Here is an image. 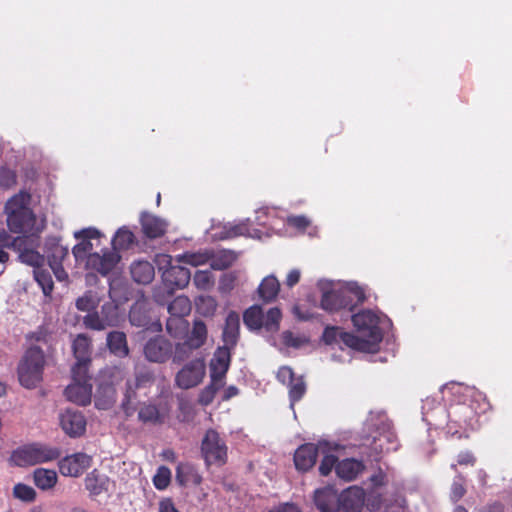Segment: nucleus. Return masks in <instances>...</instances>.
Returning a JSON list of instances; mask_svg holds the SVG:
<instances>
[{
  "mask_svg": "<svg viewBox=\"0 0 512 512\" xmlns=\"http://www.w3.org/2000/svg\"><path fill=\"white\" fill-rule=\"evenodd\" d=\"M356 334L345 335L347 347L366 353H374L383 338L382 326L388 320L386 317L373 310H362L352 316Z\"/></svg>",
  "mask_w": 512,
  "mask_h": 512,
  "instance_id": "f257e3e1",
  "label": "nucleus"
},
{
  "mask_svg": "<svg viewBox=\"0 0 512 512\" xmlns=\"http://www.w3.org/2000/svg\"><path fill=\"white\" fill-rule=\"evenodd\" d=\"M317 288L321 293L320 307L334 313L343 309L351 310L365 299L364 290L356 283L345 285L331 280L320 279Z\"/></svg>",
  "mask_w": 512,
  "mask_h": 512,
  "instance_id": "f03ea898",
  "label": "nucleus"
},
{
  "mask_svg": "<svg viewBox=\"0 0 512 512\" xmlns=\"http://www.w3.org/2000/svg\"><path fill=\"white\" fill-rule=\"evenodd\" d=\"M31 195L25 191L12 196L5 205L7 225L13 233L42 232L45 228V219H37L30 208Z\"/></svg>",
  "mask_w": 512,
  "mask_h": 512,
  "instance_id": "7ed1b4c3",
  "label": "nucleus"
},
{
  "mask_svg": "<svg viewBox=\"0 0 512 512\" xmlns=\"http://www.w3.org/2000/svg\"><path fill=\"white\" fill-rule=\"evenodd\" d=\"M45 356L37 346L29 347L19 361L17 374L20 384L27 388H36L43 379Z\"/></svg>",
  "mask_w": 512,
  "mask_h": 512,
  "instance_id": "20e7f679",
  "label": "nucleus"
},
{
  "mask_svg": "<svg viewBox=\"0 0 512 512\" xmlns=\"http://www.w3.org/2000/svg\"><path fill=\"white\" fill-rule=\"evenodd\" d=\"M365 427L372 430L371 434L367 436L372 441L364 443V446L372 445L374 448H383L393 444L396 439L392 431V424L383 411H371L366 419Z\"/></svg>",
  "mask_w": 512,
  "mask_h": 512,
  "instance_id": "39448f33",
  "label": "nucleus"
},
{
  "mask_svg": "<svg viewBox=\"0 0 512 512\" xmlns=\"http://www.w3.org/2000/svg\"><path fill=\"white\" fill-rule=\"evenodd\" d=\"M74 237L79 242L73 247L72 253L77 262L82 263L100 246L102 234L96 228H85L74 232Z\"/></svg>",
  "mask_w": 512,
  "mask_h": 512,
  "instance_id": "423d86ee",
  "label": "nucleus"
},
{
  "mask_svg": "<svg viewBox=\"0 0 512 512\" xmlns=\"http://www.w3.org/2000/svg\"><path fill=\"white\" fill-rule=\"evenodd\" d=\"M206 375V364L201 358L186 363L175 375V385L180 389H191L198 386Z\"/></svg>",
  "mask_w": 512,
  "mask_h": 512,
  "instance_id": "0eeeda50",
  "label": "nucleus"
},
{
  "mask_svg": "<svg viewBox=\"0 0 512 512\" xmlns=\"http://www.w3.org/2000/svg\"><path fill=\"white\" fill-rule=\"evenodd\" d=\"M65 395L69 401L79 405L90 403L92 396V385L88 372H78L72 370V383L65 389Z\"/></svg>",
  "mask_w": 512,
  "mask_h": 512,
  "instance_id": "6e6552de",
  "label": "nucleus"
},
{
  "mask_svg": "<svg viewBox=\"0 0 512 512\" xmlns=\"http://www.w3.org/2000/svg\"><path fill=\"white\" fill-rule=\"evenodd\" d=\"M59 450H13L10 463L19 467L34 466L57 459Z\"/></svg>",
  "mask_w": 512,
  "mask_h": 512,
  "instance_id": "1a4fd4ad",
  "label": "nucleus"
},
{
  "mask_svg": "<svg viewBox=\"0 0 512 512\" xmlns=\"http://www.w3.org/2000/svg\"><path fill=\"white\" fill-rule=\"evenodd\" d=\"M119 260L120 256L116 251L101 249V252L91 254L82 263L86 270L107 275L115 268Z\"/></svg>",
  "mask_w": 512,
  "mask_h": 512,
  "instance_id": "9d476101",
  "label": "nucleus"
},
{
  "mask_svg": "<svg viewBox=\"0 0 512 512\" xmlns=\"http://www.w3.org/2000/svg\"><path fill=\"white\" fill-rule=\"evenodd\" d=\"M92 463V457L84 452H76L59 461V471L63 476L79 477Z\"/></svg>",
  "mask_w": 512,
  "mask_h": 512,
  "instance_id": "9b49d317",
  "label": "nucleus"
},
{
  "mask_svg": "<svg viewBox=\"0 0 512 512\" xmlns=\"http://www.w3.org/2000/svg\"><path fill=\"white\" fill-rule=\"evenodd\" d=\"M365 501V491L359 486H351L338 496L336 512H362Z\"/></svg>",
  "mask_w": 512,
  "mask_h": 512,
  "instance_id": "f8f14e48",
  "label": "nucleus"
},
{
  "mask_svg": "<svg viewBox=\"0 0 512 512\" xmlns=\"http://www.w3.org/2000/svg\"><path fill=\"white\" fill-rule=\"evenodd\" d=\"M172 344L163 337L149 340L144 347V354L150 362L163 363L172 355Z\"/></svg>",
  "mask_w": 512,
  "mask_h": 512,
  "instance_id": "ddd939ff",
  "label": "nucleus"
},
{
  "mask_svg": "<svg viewBox=\"0 0 512 512\" xmlns=\"http://www.w3.org/2000/svg\"><path fill=\"white\" fill-rule=\"evenodd\" d=\"M230 364L228 347L218 348L210 361V379L214 383L224 385V378Z\"/></svg>",
  "mask_w": 512,
  "mask_h": 512,
  "instance_id": "4468645a",
  "label": "nucleus"
},
{
  "mask_svg": "<svg viewBox=\"0 0 512 512\" xmlns=\"http://www.w3.org/2000/svg\"><path fill=\"white\" fill-rule=\"evenodd\" d=\"M60 425L64 432L71 437H77L84 433L86 420L81 412L67 409L60 414Z\"/></svg>",
  "mask_w": 512,
  "mask_h": 512,
  "instance_id": "2eb2a0df",
  "label": "nucleus"
},
{
  "mask_svg": "<svg viewBox=\"0 0 512 512\" xmlns=\"http://www.w3.org/2000/svg\"><path fill=\"white\" fill-rule=\"evenodd\" d=\"M73 352L76 363L72 370L77 374L88 372V364L90 362V340L83 334L78 335L73 341Z\"/></svg>",
  "mask_w": 512,
  "mask_h": 512,
  "instance_id": "dca6fc26",
  "label": "nucleus"
},
{
  "mask_svg": "<svg viewBox=\"0 0 512 512\" xmlns=\"http://www.w3.org/2000/svg\"><path fill=\"white\" fill-rule=\"evenodd\" d=\"M338 496L336 489L326 486L314 492V504L320 512H336Z\"/></svg>",
  "mask_w": 512,
  "mask_h": 512,
  "instance_id": "f3484780",
  "label": "nucleus"
},
{
  "mask_svg": "<svg viewBox=\"0 0 512 512\" xmlns=\"http://www.w3.org/2000/svg\"><path fill=\"white\" fill-rule=\"evenodd\" d=\"M364 470V463L354 458L343 459L335 467L336 475L345 482L354 481Z\"/></svg>",
  "mask_w": 512,
  "mask_h": 512,
  "instance_id": "a211bd4d",
  "label": "nucleus"
},
{
  "mask_svg": "<svg viewBox=\"0 0 512 512\" xmlns=\"http://www.w3.org/2000/svg\"><path fill=\"white\" fill-rule=\"evenodd\" d=\"M190 277V271L179 265L171 267L162 274V280L165 285H170L171 288L175 289L186 287L190 281Z\"/></svg>",
  "mask_w": 512,
  "mask_h": 512,
  "instance_id": "6ab92c4d",
  "label": "nucleus"
},
{
  "mask_svg": "<svg viewBox=\"0 0 512 512\" xmlns=\"http://www.w3.org/2000/svg\"><path fill=\"white\" fill-rule=\"evenodd\" d=\"M249 220L243 221L238 224H225L223 226V231L218 233L214 232L212 233V236L214 238L218 239H226V238H232L240 235H246L253 238H261L259 231L256 229H250L248 227Z\"/></svg>",
  "mask_w": 512,
  "mask_h": 512,
  "instance_id": "aec40b11",
  "label": "nucleus"
},
{
  "mask_svg": "<svg viewBox=\"0 0 512 512\" xmlns=\"http://www.w3.org/2000/svg\"><path fill=\"white\" fill-rule=\"evenodd\" d=\"M169 407L167 404L145 405L139 411V419L146 423L162 424L165 423L169 416Z\"/></svg>",
  "mask_w": 512,
  "mask_h": 512,
  "instance_id": "412c9836",
  "label": "nucleus"
},
{
  "mask_svg": "<svg viewBox=\"0 0 512 512\" xmlns=\"http://www.w3.org/2000/svg\"><path fill=\"white\" fill-rule=\"evenodd\" d=\"M175 479L182 487L199 486L202 483V476L197 469L189 463L178 464Z\"/></svg>",
  "mask_w": 512,
  "mask_h": 512,
  "instance_id": "4be33fe9",
  "label": "nucleus"
},
{
  "mask_svg": "<svg viewBox=\"0 0 512 512\" xmlns=\"http://www.w3.org/2000/svg\"><path fill=\"white\" fill-rule=\"evenodd\" d=\"M24 238H15L12 245L19 251V259L22 263L34 267V269L40 268L44 263V257L34 249L22 248L24 244Z\"/></svg>",
  "mask_w": 512,
  "mask_h": 512,
  "instance_id": "5701e85b",
  "label": "nucleus"
},
{
  "mask_svg": "<svg viewBox=\"0 0 512 512\" xmlns=\"http://www.w3.org/2000/svg\"><path fill=\"white\" fill-rule=\"evenodd\" d=\"M141 224L144 233L149 238L160 237L165 233L167 229V223L164 219L148 213L142 214Z\"/></svg>",
  "mask_w": 512,
  "mask_h": 512,
  "instance_id": "b1692460",
  "label": "nucleus"
},
{
  "mask_svg": "<svg viewBox=\"0 0 512 512\" xmlns=\"http://www.w3.org/2000/svg\"><path fill=\"white\" fill-rule=\"evenodd\" d=\"M130 270L133 280L139 284H149L155 276L154 267L148 261H135Z\"/></svg>",
  "mask_w": 512,
  "mask_h": 512,
  "instance_id": "393cba45",
  "label": "nucleus"
},
{
  "mask_svg": "<svg viewBox=\"0 0 512 512\" xmlns=\"http://www.w3.org/2000/svg\"><path fill=\"white\" fill-rule=\"evenodd\" d=\"M208 337V331L205 323L201 320H195L193 322L190 331L186 332V341L190 349H198L202 347Z\"/></svg>",
  "mask_w": 512,
  "mask_h": 512,
  "instance_id": "a878e982",
  "label": "nucleus"
},
{
  "mask_svg": "<svg viewBox=\"0 0 512 512\" xmlns=\"http://www.w3.org/2000/svg\"><path fill=\"white\" fill-rule=\"evenodd\" d=\"M269 341L279 350H283L288 347L298 349L308 343V339L305 336L296 335L289 330L282 332L279 339L272 338L269 339Z\"/></svg>",
  "mask_w": 512,
  "mask_h": 512,
  "instance_id": "bb28decb",
  "label": "nucleus"
},
{
  "mask_svg": "<svg viewBox=\"0 0 512 512\" xmlns=\"http://www.w3.org/2000/svg\"><path fill=\"white\" fill-rule=\"evenodd\" d=\"M239 327V315L234 311L229 312L226 317L225 326L223 330V340L226 344L225 347L235 345L239 334Z\"/></svg>",
  "mask_w": 512,
  "mask_h": 512,
  "instance_id": "cd10ccee",
  "label": "nucleus"
},
{
  "mask_svg": "<svg viewBox=\"0 0 512 512\" xmlns=\"http://www.w3.org/2000/svg\"><path fill=\"white\" fill-rule=\"evenodd\" d=\"M85 488L91 497H96L108 490V477L100 476L96 470L87 474L84 479Z\"/></svg>",
  "mask_w": 512,
  "mask_h": 512,
  "instance_id": "c85d7f7f",
  "label": "nucleus"
},
{
  "mask_svg": "<svg viewBox=\"0 0 512 512\" xmlns=\"http://www.w3.org/2000/svg\"><path fill=\"white\" fill-rule=\"evenodd\" d=\"M280 284L274 275L266 276L258 287L259 297L265 302L273 301L278 295Z\"/></svg>",
  "mask_w": 512,
  "mask_h": 512,
  "instance_id": "c756f323",
  "label": "nucleus"
},
{
  "mask_svg": "<svg viewBox=\"0 0 512 512\" xmlns=\"http://www.w3.org/2000/svg\"><path fill=\"white\" fill-rule=\"evenodd\" d=\"M318 450H295L294 464L297 470L307 472L316 463Z\"/></svg>",
  "mask_w": 512,
  "mask_h": 512,
  "instance_id": "7c9ffc66",
  "label": "nucleus"
},
{
  "mask_svg": "<svg viewBox=\"0 0 512 512\" xmlns=\"http://www.w3.org/2000/svg\"><path fill=\"white\" fill-rule=\"evenodd\" d=\"M86 327L94 330H104L116 325L115 313L102 317L98 313H89L84 317Z\"/></svg>",
  "mask_w": 512,
  "mask_h": 512,
  "instance_id": "2f4dec72",
  "label": "nucleus"
},
{
  "mask_svg": "<svg viewBox=\"0 0 512 512\" xmlns=\"http://www.w3.org/2000/svg\"><path fill=\"white\" fill-rule=\"evenodd\" d=\"M107 344L110 351L118 357H125L128 355V346L126 336L122 332L114 331L108 334Z\"/></svg>",
  "mask_w": 512,
  "mask_h": 512,
  "instance_id": "473e14b6",
  "label": "nucleus"
},
{
  "mask_svg": "<svg viewBox=\"0 0 512 512\" xmlns=\"http://www.w3.org/2000/svg\"><path fill=\"white\" fill-rule=\"evenodd\" d=\"M35 485L41 490L52 489L57 483V474L54 470L36 469L33 474Z\"/></svg>",
  "mask_w": 512,
  "mask_h": 512,
  "instance_id": "72a5a7b5",
  "label": "nucleus"
},
{
  "mask_svg": "<svg viewBox=\"0 0 512 512\" xmlns=\"http://www.w3.org/2000/svg\"><path fill=\"white\" fill-rule=\"evenodd\" d=\"M116 400V392L113 386H101L95 395V406L98 409L106 410L110 408Z\"/></svg>",
  "mask_w": 512,
  "mask_h": 512,
  "instance_id": "f704fd0d",
  "label": "nucleus"
},
{
  "mask_svg": "<svg viewBox=\"0 0 512 512\" xmlns=\"http://www.w3.org/2000/svg\"><path fill=\"white\" fill-rule=\"evenodd\" d=\"M264 313L260 306L253 305L249 307L243 315L244 324L250 330H261L263 324Z\"/></svg>",
  "mask_w": 512,
  "mask_h": 512,
  "instance_id": "c9c22d12",
  "label": "nucleus"
},
{
  "mask_svg": "<svg viewBox=\"0 0 512 512\" xmlns=\"http://www.w3.org/2000/svg\"><path fill=\"white\" fill-rule=\"evenodd\" d=\"M192 309L191 301L187 296L179 295L168 304V312L170 316L186 317Z\"/></svg>",
  "mask_w": 512,
  "mask_h": 512,
  "instance_id": "e433bc0d",
  "label": "nucleus"
},
{
  "mask_svg": "<svg viewBox=\"0 0 512 512\" xmlns=\"http://www.w3.org/2000/svg\"><path fill=\"white\" fill-rule=\"evenodd\" d=\"M236 260V255L232 251H219L211 254L210 266L215 270H223L231 266Z\"/></svg>",
  "mask_w": 512,
  "mask_h": 512,
  "instance_id": "4c0bfd02",
  "label": "nucleus"
},
{
  "mask_svg": "<svg viewBox=\"0 0 512 512\" xmlns=\"http://www.w3.org/2000/svg\"><path fill=\"white\" fill-rule=\"evenodd\" d=\"M281 318L282 313L279 308H270L264 314L262 329L267 333H276L279 330Z\"/></svg>",
  "mask_w": 512,
  "mask_h": 512,
  "instance_id": "58836bf2",
  "label": "nucleus"
},
{
  "mask_svg": "<svg viewBox=\"0 0 512 512\" xmlns=\"http://www.w3.org/2000/svg\"><path fill=\"white\" fill-rule=\"evenodd\" d=\"M166 330L172 337L180 338L188 331V322L185 317L169 316Z\"/></svg>",
  "mask_w": 512,
  "mask_h": 512,
  "instance_id": "ea45409f",
  "label": "nucleus"
},
{
  "mask_svg": "<svg viewBox=\"0 0 512 512\" xmlns=\"http://www.w3.org/2000/svg\"><path fill=\"white\" fill-rule=\"evenodd\" d=\"M211 253L205 252H195V253H185L177 256V261L181 263H185L194 267L210 264Z\"/></svg>",
  "mask_w": 512,
  "mask_h": 512,
  "instance_id": "a19ab883",
  "label": "nucleus"
},
{
  "mask_svg": "<svg viewBox=\"0 0 512 512\" xmlns=\"http://www.w3.org/2000/svg\"><path fill=\"white\" fill-rule=\"evenodd\" d=\"M227 450H201V457L207 468L211 466L221 467L227 461Z\"/></svg>",
  "mask_w": 512,
  "mask_h": 512,
  "instance_id": "79ce46f5",
  "label": "nucleus"
},
{
  "mask_svg": "<svg viewBox=\"0 0 512 512\" xmlns=\"http://www.w3.org/2000/svg\"><path fill=\"white\" fill-rule=\"evenodd\" d=\"M134 242L133 233L125 227L118 229L115 236L113 237L111 243L113 246V251L119 249H126Z\"/></svg>",
  "mask_w": 512,
  "mask_h": 512,
  "instance_id": "37998d69",
  "label": "nucleus"
},
{
  "mask_svg": "<svg viewBox=\"0 0 512 512\" xmlns=\"http://www.w3.org/2000/svg\"><path fill=\"white\" fill-rule=\"evenodd\" d=\"M345 335H351V333L343 332L340 328L335 326L326 327L323 333V340L326 344H340L343 343L347 346Z\"/></svg>",
  "mask_w": 512,
  "mask_h": 512,
  "instance_id": "c03bdc74",
  "label": "nucleus"
},
{
  "mask_svg": "<svg viewBox=\"0 0 512 512\" xmlns=\"http://www.w3.org/2000/svg\"><path fill=\"white\" fill-rule=\"evenodd\" d=\"M151 381V375L149 373L137 375L133 382L128 381L126 384V392H125V402L123 406L126 407L128 402L131 400L135 393V389L145 385L146 383Z\"/></svg>",
  "mask_w": 512,
  "mask_h": 512,
  "instance_id": "a18cd8bd",
  "label": "nucleus"
},
{
  "mask_svg": "<svg viewBox=\"0 0 512 512\" xmlns=\"http://www.w3.org/2000/svg\"><path fill=\"white\" fill-rule=\"evenodd\" d=\"M153 485L157 490H165L171 482V471L167 466H160L153 476Z\"/></svg>",
  "mask_w": 512,
  "mask_h": 512,
  "instance_id": "49530a36",
  "label": "nucleus"
},
{
  "mask_svg": "<svg viewBox=\"0 0 512 512\" xmlns=\"http://www.w3.org/2000/svg\"><path fill=\"white\" fill-rule=\"evenodd\" d=\"M34 278L42 288L44 295L48 296L53 290V281L49 272L40 268L34 269Z\"/></svg>",
  "mask_w": 512,
  "mask_h": 512,
  "instance_id": "de8ad7c7",
  "label": "nucleus"
},
{
  "mask_svg": "<svg viewBox=\"0 0 512 512\" xmlns=\"http://www.w3.org/2000/svg\"><path fill=\"white\" fill-rule=\"evenodd\" d=\"M13 496L24 502H33L36 499V491L29 485L18 483L13 488Z\"/></svg>",
  "mask_w": 512,
  "mask_h": 512,
  "instance_id": "09e8293b",
  "label": "nucleus"
},
{
  "mask_svg": "<svg viewBox=\"0 0 512 512\" xmlns=\"http://www.w3.org/2000/svg\"><path fill=\"white\" fill-rule=\"evenodd\" d=\"M129 318L130 322L138 327H146L149 323L148 316L146 312L143 311L142 303H137L132 307Z\"/></svg>",
  "mask_w": 512,
  "mask_h": 512,
  "instance_id": "8fccbe9b",
  "label": "nucleus"
},
{
  "mask_svg": "<svg viewBox=\"0 0 512 512\" xmlns=\"http://www.w3.org/2000/svg\"><path fill=\"white\" fill-rule=\"evenodd\" d=\"M289 386V396L291 401V407L294 403L302 398L306 391V386L301 377H296Z\"/></svg>",
  "mask_w": 512,
  "mask_h": 512,
  "instance_id": "3c124183",
  "label": "nucleus"
},
{
  "mask_svg": "<svg viewBox=\"0 0 512 512\" xmlns=\"http://www.w3.org/2000/svg\"><path fill=\"white\" fill-rule=\"evenodd\" d=\"M99 303V298L92 292L85 293L76 301V307L80 311H90L94 309Z\"/></svg>",
  "mask_w": 512,
  "mask_h": 512,
  "instance_id": "603ef678",
  "label": "nucleus"
},
{
  "mask_svg": "<svg viewBox=\"0 0 512 512\" xmlns=\"http://www.w3.org/2000/svg\"><path fill=\"white\" fill-rule=\"evenodd\" d=\"M223 385L221 383H214L212 380L210 381V384L206 386L201 393L199 394V402L203 405L210 404L214 397L216 392L222 387Z\"/></svg>",
  "mask_w": 512,
  "mask_h": 512,
  "instance_id": "864d4df0",
  "label": "nucleus"
},
{
  "mask_svg": "<svg viewBox=\"0 0 512 512\" xmlns=\"http://www.w3.org/2000/svg\"><path fill=\"white\" fill-rule=\"evenodd\" d=\"M195 285L202 290H208L213 286V277L209 271L199 270L195 273L193 279Z\"/></svg>",
  "mask_w": 512,
  "mask_h": 512,
  "instance_id": "5fc2aeb1",
  "label": "nucleus"
},
{
  "mask_svg": "<svg viewBox=\"0 0 512 512\" xmlns=\"http://www.w3.org/2000/svg\"><path fill=\"white\" fill-rule=\"evenodd\" d=\"M466 493L465 481L462 476H458L451 485L450 498L453 502H458Z\"/></svg>",
  "mask_w": 512,
  "mask_h": 512,
  "instance_id": "6e6d98bb",
  "label": "nucleus"
},
{
  "mask_svg": "<svg viewBox=\"0 0 512 512\" xmlns=\"http://www.w3.org/2000/svg\"><path fill=\"white\" fill-rule=\"evenodd\" d=\"M174 290L175 288H171L170 285H165V283L162 281L161 285L154 288L153 297L157 303L164 304L173 294Z\"/></svg>",
  "mask_w": 512,
  "mask_h": 512,
  "instance_id": "4d7b16f0",
  "label": "nucleus"
},
{
  "mask_svg": "<svg viewBox=\"0 0 512 512\" xmlns=\"http://www.w3.org/2000/svg\"><path fill=\"white\" fill-rule=\"evenodd\" d=\"M16 184V174L14 171L2 167L0 168V188L9 189Z\"/></svg>",
  "mask_w": 512,
  "mask_h": 512,
  "instance_id": "13d9d810",
  "label": "nucleus"
},
{
  "mask_svg": "<svg viewBox=\"0 0 512 512\" xmlns=\"http://www.w3.org/2000/svg\"><path fill=\"white\" fill-rule=\"evenodd\" d=\"M236 280V272L223 274L219 281V290L224 293L230 292L235 287Z\"/></svg>",
  "mask_w": 512,
  "mask_h": 512,
  "instance_id": "bf43d9fd",
  "label": "nucleus"
},
{
  "mask_svg": "<svg viewBox=\"0 0 512 512\" xmlns=\"http://www.w3.org/2000/svg\"><path fill=\"white\" fill-rule=\"evenodd\" d=\"M338 459L334 455H325L319 466V473L322 476H328L333 469H335Z\"/></svg>",
  "mask_w": 512,
  "mask_h": 512,
  "instance_id": "052dcab7",
  "label": "nucleus"
},
{
  "mask_svg": "<svg viewBox=\"0 0 512 512\" xmlns=\"http://www.w3.org/2000/svg\"><path fill=\"white\" fill-rule=\"evenodd\" d=\"M202 448H225L224 444L220 443L219 435L214 430L207 431L203 438Z\"/></svg>",
  "mask_w": 512,
  "mask_h": 512,
  "instance_id": "680f3d73",
  "label": "nucleus"
},
{
  "mask_svg": "<svg viewBox=\"0 0 512 512\" xmlns=\"http://www.w3.org/2000/svg\"><path fill=\"white\" fill-rule=\"evenodd\" d=\"M194 408L189 402L181 401L177 418L181 422H189L193 419Z\"/></svg>",
  "mask_w": 512,
  "mask_h": 512,
  "instance_id": "e2e57ef3",
  "label": "nucleus"
},
{
  "mask_svg": "<svg viewBox=\"0 0 512 512\" xmlns=\"http://www.w3.org/2000/svg\"><path fill=\"white\" fill-rule=\"evenodd\" d=\"M193 350L194 349H190V347L188 346V342L186 340L182 343H177L175 345V349H174L173 361L180 362V361L184 360L185 358H187L189 356V354Z\"/></svg>",
  "mask_w": 512,
  "mask_h": 512,
  "instance_id": "0e129e2a",
  "label": "nucleus"
},
{
  "mask_svg": "<svg viewBox=\"0 0 512 512\" xmlns=\"http://www.w3.org/2000/svg\"><path fill=\"white\" fill-rule=\"evenodd\" d=\"M293 315L300 321H308L315 317V312L310 308H305L295 304L292 308Z\"/></svg>",
  "mask_w": 512,
  "mask_h": 512,
  "instance_id": "69168bd1",
  "label": "nucleus"
},
{
  "mask_svg": "<svg viewBox=\"0 0 512 512\" xmlns=\"http://www.w3.org/2000/svg\"><path fill=\"white\" fill-rule=\"evenodd\" d=\"M287 224L298 231H304L310 225V220L302 215L290 216L287 218Z\"/></svg>",
  "mask_w": 512,
  "mask_h": 512,
  "instance_id": "338daca9",
  "label": "nucleus"
},
{
  "mask_svg": "<svg viewBox=\"0 0 512 512\" xmlns=\"http://www.w3.org/2000/svg\"><path fill=\"white\" fill-rule=\"evenodd\" d=\"M154 261L158 270L162 273L174 266L172 265V258L168 254H157Z\"/></svg>",
  "mask_w": 512,
  "mask_h": 512,
  "instance_id": "774afa93",
  "label": "nucleus"
}]
</instances>
